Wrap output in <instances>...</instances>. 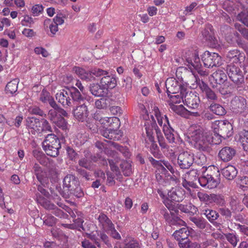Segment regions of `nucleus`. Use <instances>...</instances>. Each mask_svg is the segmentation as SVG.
<instances>
[{"mask_svg": "<svg viewBox=\"0 0 248 248\" xmlns=\"http://www.w3.org/2000/svg\"><path fill=\"white\" fill-rule=\"evenodd\" d=\"M214 136L208 132H204L200 128L191 132L190 136L195 142V147L201 151L209 152L211 144H219L221 137L226 139L232 134V126L229 122L216 121L212 125Z\"/></svg>", "mask_w": 248, "mask_h": 248, "instance_id": "nucleus-1", "label": "nucleus"}, {"mask_svg": "<svg viewBox=\"0 0 248 248\" xmlns=\"http://www.w3.org/2000/svg\"><path fill=\"white\" fill-rule=\"evenodd\" d=\"M220 176L219 171L217 167L210 166L202 175L199 178L200 185L203 187L208 189L216 188L220 183L218 177Z\"/></svg>", "mask_w": 248, "mask_h": 248, "instance_id": "nucleus-2", "label": "nucleus"}, {"mask_svg": "<svg viewBox=\"0 0 248 248\" xmlns=\"http://www.w3.org/2000/svg\"><path fill=\"white\" fill-rule=\"evenodd\" d=\"M43 149L47 155L55 157L61 148L60 139L54 134H48L42 143Z\"/></svg>", "mask_w": 248, "mask_h": 248, "instance_id": "nucleus-3", "label": "nucleus"}, {"mask_svg": "<svg viewBox=\"0 0 248 248\" xmlns=\"http://www.w3.org/2000/svg\"><path fill=\"white\" fill-rule=\"evenodd\" d=\"M186 61L187 62V65L189 68L192 71L193 69L195 70L197 72L203 75V71L201 70L202 64L200 62V59L199 54L196 50L189 51L186 54Z\"/></svg>", "mask_w": 248, "mask_h": 248, "instance_id": "nucleus-4", "label": "nucleus"}, {"mask_svg": "<svg viewBox=\"0 0 248 248\" xmlns=\"http://www.w3.org/2000/svg\"><path fill=\"white\" fill-rule=\"evenodd\" d=\"M226 70L229 78L235 84L240 85L244 82L243 72L239 66L227 64Z\"/></svg>", "mask_w": 248, "mask_h": 248, "instance_id": "nucleus-5", "label": "nucleus"}, {"mask_svg": "<svg viewBox=\"0 0 248 248\" xmlns=\"http://www.w3.org/2000/svg\"><path fill=\"white\" fill-rule=\"evenodd\" d=\"M204 65L207 68L219 66L221 64V58L217 53L205 51L202 56Z\"/></svg>", "mask_w": 248, "mask_h": 248, "instance_id": "nucleus-6", "label": "nucleus"}, {"mask_svg": "<svg viewBox=\"0 0 248 248\" xmlns=\"http://www.w3.org/2000/svg\"><path fill=\"white\" fill-rule=\"evenodd\" d=\"M146 137L145 139V145L147 148H149L152 155L156 158H160V153L158 146L155 143L154 137L153 136V132L150 127H146Z\"/></svg>", "mask_w": 248, "mask_h": 248, "instance_id": "nucleus-7", "label": "nucleus"}, {"mask_svg": "<svg viewBox=\"0 0 248 248\" xmlns=\"http://www.w3.org/2000/svg\"><path fill=\"white\" fill-rule=\"evenodd\" d=\"M194 162V154L189 151L183 152L178 155L177 164L181 169H188Z\"/></svg>", "mask_w": 248, "mask_h": 248, "instance_id": "nucleus-8", "label": "nucleus"}, {"mask_svg": "<svg viewBox=\"0 0 248 248\" xmlns=\"http://www.w3.org/2000/svg\"><path fill=\"white\" fill-rule=\"evenodd\" d=\"M245 53L238 49L230 50L226 54L227 64L239 66L245 61Z\"/></svg>", "mask_w": 248, "mask_h": 248, "instance_id": "nucleus-9", "label": "nucleus"}, {"mask_svg": "<svg viewBox=\"0 0 248 248\" xmlns=\"http://www.w3.org/2000/svg\"><path fill=\"white\" fill-rule=\"evenodd\" d=\"M231 108L236 114H244L246 112L247 106L246 100L241 96H235L231 102Z\"/></svg>", "mask_w": 248, "mask_h": 248, "instance_id": "nucleus-10", "label": "nucleus"}, {"mask_svg": "<svg viewBox=\"0 0 248 248\" xmlns=\"http://www.w3.org/2000/svg\"><path fill=\"white\" fill-rule=\"evenodd\" d=\"M37 201L45 209L51 210V213L58 217L64 218L66 215L62 210L59 209L54 204L51 203L49 201L41 196L37 197Z\"/></svg>", "mask_w": 248, "mask_h": 248, "instance_id": "nucleus-11", "label": "nucleus"}, {"mask_svg": "<svg viewBox=\"0 0 248 248\" xmlns=\"http://www.w3.org/2000/svg\"><path fill=\"white\" fill-rule=\"evenodd\" d=\"M183 102L188 108L196 109L198 108L200 100L196 92H186L184 95Z\"/></svg>", "mask_w": 248, "mask_h": 248, "instance_id": "nucleus-12", "label": "nucleus"}, {"mask_svg": "<svg viewBox=\"0 0 248 248\" xmlns=\"http://www.w3.org/2000/svg\"><path fill=\"white\" fill-rule=\"evenodd\" d=\"M94 119L98 120L104 127H110L117 129L120 125L119 119L116 117H100L96 115L94 116Z\"/></svg>", "mask_w": 248, "mask_h": 248, "instance_id": "nucleus-13", "label": "nucleus"}, {"mask_svg": "<svg viewBox=\"0 0 248 248\" xmlns=\"http://www.w3.org/2000/svg\"><path fill=\"white\" fill-rule=\"evenodd\" d=\"M168 198L176 202H182L185 198V191L180 186L172 187L168 192Z\"/></svg>", "mask_w": 248, "mask_h": 248, "instance_id": "nucleus-14", "label": "nucleus"}, {"mask_svg": "<svg viewBox=\"0 0 248 248\" xmlns=\"http://www.w3.org/2000/svg\"><path fill=\"white\" fill-rule=\"evenodd\" d=\"M165 85L167 89V92L168 96L170 94H176L182 88L180 84H179L177 80L173 78H167L165 82Z\"/></svg>", "mask_w": 248, "mask_h": 248, "instance_id": "nucleus-15", "label": "nucleus"}, {"mask_svg": "<svg viewBox=\"0 0 248 248\" xmlns=\"http://www.w3.org/2000/svg\"><path fill=\"white\" fill-rule=\"evenodd\" d=\"M77 108L74 110L75 117L78 121L84 122L88 116V110L85 103L78 105Z\"/></svg>", "mask_w": 248, "mask_h": 248, "instance_id": "nucleus-16", "label": "nucleus"}, {"mask_svg": "<svg viewBox=\"0 0 248 248\" xmlns=\"http://www.w3.org/2000/svg\"><path fill=\"white\" fill-rule=\"evenodd\" d=\"M236 154V151L232 147L226 146L222 148L219 152L218 157L223 162H226L231 160Z\"/></svg>", "mask_w": 248, "mask_h": 248, "instance_id": "nucleus-17", "label": "nucleus"}, {"mask_svg": "<svg viewBox=\"0 0 248 248\" xmlns=\"http://www.w3.org/2000/svg\"><path fill=\"white\" fill-rule=\"evenodd\" d=\"M69 92L68 88H66L57 93L56 94V99L64 107L71 105V99Z\"/></svg>", "mask_w": 248, "mask_h": 248, "instance_id": "nucleus-18", "label": "nucleus"}, {"mask_svg": "<svg viewBox=\"0 0 248 248\" xmlns=\"http://www.w3.org/2000/svg\"><path fill=\"white\" fill-rule=\"evenodd\" d=\"M26 125L33 134L41 131V121L37 118L33 117H28L26 119Z\"/></svg>", "mask_w": 248, "mask_h": 248, "instance_id": "nucleus-19", "label": "nucleus"}, {"mask_svg": "<svg viewBox=\"0 0 248 248\" xmlns=\"http://www.w3.org/2000/svg\"><path fill=\"white\" fill-rule=\"evenodd\" d=\"M153 113L155 117L158 124L162 127L163 130L165 126H170L167 116L166 115H162L157 107H154Z\"/></svg>", "mask_w": 248, "mask_h": 248, "instance_id": "nucleus-20", "label": "nucleus"}, {"mask_svg": "<svg viewBox=\"0 0 248 248\" xmlns=\"http://www.w3.org/2000/svg\"><path fill=\"white\" fill-rule=\"evenodd\" d=\"M197 196L199 200L202 202H208L210 201V197L213 199L216 202L223 204L224 203V199L220 195L215 194H211L209 196L206 193L199 192L197 193Z\"/></svg>", "mask_w": 248, "mask_h": 248, "instance_id": "nucleus-21", "label": "nucleus"}, {"mask_svg": "<svg viewBox=\"0 0 248 248\" xmlns=\"http://www.w3.org/2000/svg\"><path fill=\"white\" fill-rule=\"evenodd\" d=\"M202 34L203 37L204 38L206 41H210L214 44H217V40L214 36V29L211 24H207L206 25L204 30L202 31Z\"/></svg>", "mask_w": 248, "mask_h": 248, "instance_id": "nucleus-22", "label": "nucleus"}, {"mask_svg": "<svg viewBox=\"0 0 248 248\" xmlns=\"http://www.w3.org/2000/svg\"><path fill=\"white\" fill-rule=\"evenodd\" d=\"M97 220L99 222V226L106 232L114 225L111 220L104 213L99 215Z\"/></svg>", "mask_w": 248, "mask_h": 248, "instance_id": "nucleus-23", "label": "nucleus"}, {"mask_svg": "<svg viewBox=\"0 0 248 248\" xmlns=\"http://www.w3.org/2000/svg\"><path fill=\"white\" fill-rule=\"evenodd\" d=\"M70 97H71L73 102L76 105L81 104L85 102V99L80 94L79 91L74 87L68 88Z\"/></svg>", "mask_w": 248, "mask_h": 248, "instance_id": "nucleus-24", "label": "nucleus"}, {"mask_svg": "<svg viewBox=\"0 0 248 248\" xmlns=\"http://www.w3.org/2000/svg\"><path fill=\"white\" fill-rule=\"evenodd\" d=\"M73 71L82 80L88 81L95 80V78L92 77V74H90V71L88 72L82 68L75 66L73 68Z\"/></svg>", "mask_w": 248, "mask_h": 248, "instance_id": "nucleus-25", "label": "nucleus"}, {"mask_svg": "<svg viewBox=\"0 0 248 248\" xmlns=\"http://www.w3.org/2000/svg\"><path fill=\"white\" fill-rule=\"evenodd\" d=\"M100 83L104 89H113L117 85L116 78L108 75L102 78Z\"/></svg>", "mask_w": 248, "mask_h": 248, "instance_id": "nucleus-26", "label": "nucleus"}, {"mask_svg": "<svg viewBox=\"0 0 248 248\" xmlns=\"http://www.w3.org/2000/svg\"><path fill=\"white\" fill-rule=\"evenodd\" d=\"M223 176L229 180H233L237 174V169L232 165H228L222 170Z\"/></svg>", "mask_w": 248, "mask_h": 248, "instance_id": "nucleus-27", "label": "nucleus"}, {"mask_svg": "<svg viewBox=\"0 0 248 248\" xmlns=\"http://www.w3.org/2000/svg\"><path fill=\"white\" fill-rule=\"evenodd\" d=\"M101 135L106 139L113 140H119L122 137L121 135H119L116 130H115L112 128H106L102 130Z\"/></svg>", "mask_w": 248, "mask_h": 248, "instance_id": "nucleus-28", "label": "nucleus"}, {"mask_svg": "<svg viewBox=\"0 0 248 248\" xmlns=\"http://www.w3.org/2000/svg\"><path fill=\"white\" fill-rule=\"evenodd\" d=\"M189 232L188 229L183 227L179 230H176L173 234V236L175 239L179 241V243L182 242H185L187 240V239L189 236Z\"/></svg>", "mask_w": 248, "mask_h": 248, "instance_id": "nucleus-29", "label": "nucleus"}, {"mask_svg": "<svg viewBox=\"0 0 248 248\" xmlns=\"http://www.w3.org/2000/svg\"><path fill=\"white\" fill-rule=\"evenodd\" d=\"M201 89L202 92L205 94L209 102L217 101V94L207 84L202 83Z\"/></svg>", "mask_w": 248, "mask_h": 248, "instance_id": "nucleus-30", "label": "nucleus"}, {"mask_svg": "<svg viewBox=\"0 0 248 248\" xmlns=\"http://www.w3.org/2000/svg\"><path fill=\"white\" fill-rule=\"evenodd\" d=\"M186 91V89H182L180 93L179 92L178 93L173 94L174 95L170 94V95L169 96L170 97L169 100L168 101L169 106L180 103L181 100L183 101V100H184V95Z\"/></svg>", "mask_w": 248, "mask_h": 248, "instance_id": "nucleus-31", "label": "nucleus"}, {"mask_svg": "<svg viewBox=\"0 0 248 248\" xmlns=\"http://www.w3.org/2000/svg\"><path fill=\"white\" fill-rule=\"evenodd\" d=\"M200 80L198 76L194 73L193 71L188 73L187 79L186 80V84L187 86L191 89H196L199 84Z\"/></svg>", "mask_w": 248, "mask_h": 248, "instance_id": "nucleus-32", "label": "nucleus"}, {"mask_svg": "<svg viewBox=\"0 0 248 248\" xmlns=\"http://www.w3.org/2000/svg\"><path fill=\"white\" fill-rule=\"evenodd\" d=\"M63 183L64 187H67L68 190H72L78 183V181L75 175L69 174L64 177Z\"/></svg>", "mask_w": 248, "mask_h": 248, "instance_id": "nucleus-33", "label": "nucleus"}, {"mask_svg": "<svg viewBox=\"0 0 248 248\" xmlns=\"http://www.w3.org/2000/svg\"><path fill=\"white\" fill-rule=\"evenodd\" d=\"M34 173L37 180L42 185L46 184L47 179L45 177V173L43 171L41 167L37 164H35L33 166Z\"/></svg>", "mask_w": 248, "mask_h": 248, "instance_id": "nucleus-34", "label": "nucleus"}, {"mask_svg": "<svg viewBox=\"0 0 248 248\" xmlns=\"http://www.w3.org/2000/svg\"><path fill=\"white\" fill-rule=\"evenodd\" d=\"M214 80L219 85L223 84L227 80V77L225 73L222 70L218 69L212 74Z\"/></svg>", "mask_w": 248, "mask_h": 248, "instance_id": "nucleus-35", "label": "nucleus"}, {"mask_svg": "<svg viewBox=\"0 0 248 248\" xmlns=\"http://www.w3.org/2000/svg\"><path fill=\"white\" fill-rule=\"evenodd\" d=\"M105 89L103 86H100L98 84H93L91 85L90 88V91L92 94L95 96H102L104 95L105 92L104 91Z\"/></svg>", "mask_w": 248, "mask_h": 248, "instance_id": "nucleus-36", "label": "nucleus"}, {"mask_svg": "<svg viewBox=\"0 0 248 248\" xmlns=\"http://www.w3.org/2000/svg\"><path fill=\"white\" fill-rule=\"evenodd\" d=\"M189 219L190 221L201 229H204L208 224L205 219L201 217H191Z\"/></svg>", "mask_w": 248, "mask_h": 248, "instance_id": "nucleus-37", "label": "nucleus"}, {"mask_svg": "<svg viewBox=\"0 0 248 248\" xmlns=\"http://www.w3.org/2000/svg\"><path fill=\"white\" fill-rule=\"evenodd\" d=\"M209 108L212 112L217 115L222 116L226 113L225 108L222 106L217 103H211Z\"/></svg>", "mask_w": 248, "mask_h": 248, "instance_id": "nucleus-38", "label": "nucleus"}, {"mask_svg": "<svg viewBox=\"0 0 248 248\" xmlns=\"http://www.w3.org/2000/svg\"><path fill=\"white\" fill-rule=\"evenodd\" d=\"M202 214L211 223H213L219 217L218 214L216 211L209 209L203 210Z\"/></svg>", "mask_w": 248, "mask_h": 248, "instance_id": "nucleus-39", "label": "nucleus"}, {"mask_svg": "<svg viewBox=\"0 0 248 248\" xmlns=\"http://www.w3.org/2000/svg\"><path fill=\"white\" fill-rule=\"evenodd\" d=\"M166 138L170 143L175 142V136L174 134V130L170 126H165L163 130Z\"/></svg>", "mask_w": 248, "mask_h": 248, "instance_id": "nucleus-40", "label": "nucleus"}, {"mask_svg": "<svg viewBox=\"0 0 248 248\" xmlns=\"http://www.w3.org/2000/svg\"><path fill=\"white\" fill-rule=\"evenodd\" d=\"M227 240L233 246L236 247L239 241V237L235 232L227 233L225 234Z\"/></svg>", "mask_w": 248, "mask_h": 248, "instance_id": "nucleus-41", "label": "nucleus"}, {"mask_svg": "<svg viewBox=\"0 0 248 248\" xmlns=\"http://www.w3.org/2000/svg\"><path fill=\"white\" fill-rule=\"evenodd\" d=\"M17 90V80L16 79L13 80L9 82L5 88L6 93L13 94Z\"/></svg>", "mask_w": 248, "mask_h": 248, "instance_id": "nucleus-42", "label": "nucleus"}, {"mask_svg": "<svg viewBox=\"0 0 248 248\" xmlns=\"http://www.w3.org/2000/svg\"><path fill=\"white\" fill-rule=\"evenodd\" d=\"M120 167L124 175L126 176L130 175L132 173V168L130 162L123 161L120 164Z\"/></svg>", "mask_w": 248, "mask_h": 248, "instance_id": "nucleus-43", "label": "nucleus"}, {"mask_svg": "<svg viewBox=\"0 0 248 248\" xmlns=\"http://www.w3.org/2000/svg\"><path fill=\"white\" fill-rule=\"evenodd\" d=\"M110 100L107 98H101L95 102L96 107L98 109H104L109 106Z\"/></svg>", "mask_w": 248, "mask_h": 248, "instance_id": "nucleus-44", "label": "nucleus"}, {"mask_svg": "<svg viewBox=\"0 0 248 248\" xmlns=\"http://www.w3.org/2000/svg\"><path fill=\"white\" fill-rule=\"evenodd\" d=\"M111 144L125 157L128 158L130 156V153L129 152V150L127 147L121 146L114 142H111Z\"/></svg>", "mask_w": 248, "mask_h": 248, "instance_id": "nucleus-45", "label": "nucleus"}, {"mask_svg": "<svg viewBox=\"0 0 248 248\" xmlns=\"http://www.w3.org/2000/svg\"><path fill=\"white\" fill-rule=\"evenodd\" d=\"M125 246L124 248H140L138 241L131 237H127L125 240Z\"/></svg>", "mask_w": 248, "mask_h": 248, "instance_id": "nucleus-46", "label": "nucleus"}, {"mask_svg": "<svg viewBox=\"0 0 248 248\" xmlns=\"http://www.w3.org/2000/svg\"><path fill=\"white\" fill-rule=\"evenodd\" d=\"M236 19L248 27V12L242 11L238 14Z\"/></svg>", "mask_w": 248, "mask_h": 248, "instance_id": "nucleus-47", "label": "nucleus"}, {"mask_svg": "<svg viewBox=\"0 0 248 248\" xmlns=\"http://www.w3.org/2000/svg\"><path fill=\"white\" fill-rule=\"evenodd\" d=\"M194 163L199 166H202L206 163V157L204 154L199 153L195 156H194Z\"/></svg>", "mask_w": 248, "mask_h": 248, "instance_id": "nucleus-48", "label": "nucleus"}, {"mask_svg": "<svg viewBox=\"0 0 248 248\" xmlns=\"http://www.w3.org/2000/svg\"><path fill=\"white\" fill-rule=\"evenodd\" d=\"M240 140L244 150L248 151V131H245L242 133Z\"/></svg>", "mask_w": 248, "mask_h": 248, "instance_id": "nucleus-49", "label": "nucleus"}, {"mask_svg": "<svg viewBox=\"0 0 248 248\" xmlns=\"http://www.w3.org/2000/svg\"><path fill=\"white\" fill-rule=\"evenodd\" d=\"M90 74H92L91 76L93 78H95L94 76L96 77H104L108 75V72L100 68H94L90 71Z\"/></svg>", "mask_w": 248, "mask_h": 248, "instance_id": "nucleus-50", "label": "nucleus"}, {"mask_svg": "<svg viewBox=\"0 0 248 248\" xmlns=\"http://www.w3.org/2000/svg\"><path fill=\"white\" fill-rule=\"evenodd\" d=\"M155 130L160 146L162 149H167L168 148V145L165 141V140L161 135L160 130L158 128H155Z\"/></svg>", "mask_w": 248, "mask_h": 248, "instance_id": "nucleus-51", "label": "nucleus"}, {"mask_svg": "<svg viewBox=\"0 0 248 248\" xmlns=\"http://www.w3.org/2000/svg\"><path fill=\"white\" fill-rule=\"evenodd\" d=\"M29 112L31 114L38 115L44 117H46V114L37 106L30 107L29 108Z\"/></svg>", "mask_w": 248, "mask_h": 248, "instance_id": "nucleus-52", "label": "nucleus"}, {"mask_svg": "<svg viewBox=\"0 0 248 248\" xmlns=\"http://www.w3.org/2000/svg\"><path fill=\"white\" fill-rule=\"evenodd\" d=\"M179 246L181 248H199L201 246L197 243H193L188 240L179 243Z\"/></svg>", "mask_w": 248, "mask_h": 248, "instance_id": "nucleus-53", "label": "nucleus"}, {"mask_svg": "<svg viewBox=\"0 0 248 248\" xmlns=\"http://www.w3.org/2000/svg\"><path fill=\"white\" fill-rule=\"evenodd\" d=\"M233 4L232 2L228 1L226 2V3L224 4V9L230 14L232 15H236L237 14V10L236 8L233 7Z\"/></svg>", "mask_w": 248, "mask_h": 248, "instance_id": "nucleus-54", "label": "nucleus"}, {"mask_svg": "<svg viewBox=\"0 0 248 248\" xmlns=\"http://www.w3.org/2000/svg\"><path fill=\"white\" fill-rule=\"evenodd\" d=\"M56 218L53 216L48 215L45 216L43 218L44 223L48 226H53L56 222Z\"/></svg>", "mask_w": 248, "mask_h": 248, "instance_id": "nucleus-55", "label": "nucleus"}, {"mask_svg": "<svg viewBox=\"0 0 248 248\" xmlns=\"http://www.w3.org/2000/svg\"><path fill=\"white\" fill-rule=\"evenodd\" d=\"M58 119V120H57L56 122H54L53 124H54L56 126L62 130L66 129L67 128V123L66 122L65 120L61 116H60Z\"/></svg>", "mask_w": 248, "mask_h": 248, "instance_id": "nucleus-56", "label": "nucleus"}, {"mask_svg": "<svg viewBox=\"0 0 248 248\" xmlns=\"http://www.w3.org/2000/svg\"><path fill=\"white\" fill-rule=\"evenodd\" d=\"M65 16L61 13H58L52 20L57 26L62 25L64 22V18Z\"/></svg>", "mask_w": 248, "mask_h": 248, "instance_id": "nucleus-57", "label": "nucleus"}, {"mask_svg": "<svg viewBox=\"0 0 248 248\" xmlns=\"http://www.w3.org/2000/svg\"><path fill=\"white\" fill-rule=\"evenodd\" d=\"M79 166L90 170L92 167V161L87 157L80 159L78 161Z\"/></svg>", "mask_w": 248, "mask_h": 248, "instance_id": "nucleus-58", "label": "nucleus"}, {"mask_svg": "<svg viewBox=\"0 0 248 248\" xmlns=\"http://www.w3.org/2000/svg\"><path fill=\"white\" fill-rule=\"evenodd\" d=\"M60 117L58 114V112L57 109H50L48 113V119L53 123L56 122L57 120Z\"/></svg>", "mask_w": 248, "mask_h": 248, "instance_id": "nucleus-59", "label": "nucleus"}, {"mask_svg": "<svg viewBox=\"0 0 248 248\" xmlns=\"http://www.w3.org/2000/svg\"><path fill=\"white\" fill-rule=\"evenodd\" d=\"M162 164L163 165V168L160 167L162 170H166V168L172 174H174L175 172L174 168L171 165V164L166 160H162Z\"/></svg>", "mask_w": 248, "mask_h": 248, "instance_id": "nucleus-60", "label": "nucleus"}, {"mask_svg": "<svg viewBox=\"0 0 248 248\" xmlns=\"http://www.w3.org/2000/svg\"><path fill=\"white\" fill-rule=\"evenodd\" d=\"M235 28L242 34L243 36L248 40V29L243 27L240 24H235Z\"/></svg>", "mask_w": 248, "mask_h": 248, "instance_id": "nucleus-61", "label": "nucleus"}, {"mask_svg": "<svg viewBox=\"0 0 248 248\" xmlns=\"http://www.w3.org/2000/svg\"><path fill=\"white\" fill-rule=\"evenodd\" d=\"M34 23L33 18L29 16L26 15L21 21V24L24 26L30 27L31 24Z\"/></svg>", "mask_w": 248, "mask_h": 248, "instance_id": "nucleus-62", "label": "nucleus"}, {"mask_svg": "<svg viewBox=\"0 0 248 248\" xmlns=\"http://www.w3.org/2000/svg\"><path fill=\"white\" fill-rule=\"evenodd\" d=\"M41 131L52 132L51 127L48 121L46 119H42L41 122Z\"/></svg>", "mask_w": 248, "mask_h": 248, "instance_id": "nucleus-63", "label": "nucleus"}, {"mask_svg": "<svg viewBox=\"0 0 248 248\" xmlns=\"http://www.w3.org/2000/svg\"><path fill=\"white\" fill-rule=\"evenodd\" d=\"M32 13L34 16H39L43 11V7L40 4H36L32 6Z\"/></svg>", "mask_w": 248, "mask_h": 248, "instance_id": "nucleus-64", "label": "nucleus"}]
</instances>
